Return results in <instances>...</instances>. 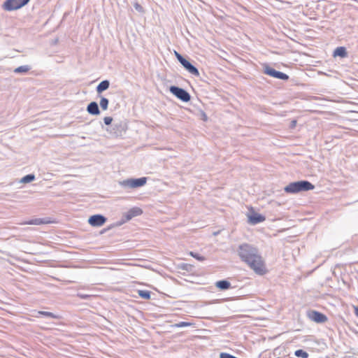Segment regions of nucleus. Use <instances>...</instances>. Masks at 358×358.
Segmentation results:
<instances>
[{
  "label": "nucleus",
  "instance_id": "f3484780",
  "mask_svg": "<svg viewBox=\"0 0 358 358\" xmlns=\"http://www.w3.org/2000/svg\"><path fill=\"white\" fill-rule=\"evenodd\" d=\"M215 286L221 290H226L231 287V283L227 280H222L216 282Z\"/></svg>",
  "mask_w": 358,
  "mask_h": 358
},
{
  "label": "nucleus",
  "instance_id": "f257e3e1",
  "mask_svg": "<svg viewBox=\"0 0 358 358\" xmlns=\"http://www.w3.org/2000/svg\"><path fill=\"white\" fill-rule=\"evenodd\" d=\"M237 252L241 259L245 262L257 274L266 273L264 261L257 248L248 243H243L238 246Z\"/></svg>",
  "mask_w": 358,
  "mask_h": 358
},
{
  "label": "nucleus",
  "instance_id": "b1692460",
  "mask_svg": "<svg viewBox=\"0 0 358 358\" xmlns=\"http://www.w3.org/2000/svg\"><path fill=\"white\" fill-rule=\"evenodd\" d=\"M108 99L105 97H101L100 100V106L103 110H106L108 106Z\"/></svg>",
  "mask_w": 358,
  "mask_h": 358
},
{
  "label": "nucleus",
  "instance_id": "72a5a7b5",
  "mask_svg": "<svg viewBox=\"0 0 358 358\" xmlns=\"http://www.w3.org/2000/svg\"><path fill=\"white\" fill-rule=\"evenodd\" d=\"M174 54H175L176 58L178 59V60H179V52L174 50Z\"/></svg>",
  "mask_w": 358,
  "mask_h": 358
},
{
  "label": "nucleus",
  "instance_id": "f8f14e48",
  "mask_svg": "<svg viewBox=\"0 0 358 358\" xmlns=\"http://www.w3.org/2000/svg\"><path fill=\"white\" fill-rule=\"evenodd\" d=\"M265 217L257 213H252L248 217V222L251 224H257L265 220Z\"/></svg>",
  "mask_w": 358,
  "mask_h": 358
},
{
  "label": "nucleus",
  "instance_id": "ddd939ff",
  "mask_svg": "<svg viewBox=\"0 0 358 358\" xmlns=\"http://www.w3.org/2000/svg\"><path fill=\"white\" fill-rule=\"evenodd\" d=\"M87 111L88 113L93 115H98L100 114L98 103L95 101H92L88 104Z\"/></svg>",
  "mask_w": 358,
  "mask_h": 358
},
{
  "label": "nucleus",
  "instance_id": "f03ea898",
  "mask_svg": "<svg viewBox=\"0 0 358 358\" xmlns=\"http://www.w3.org/2000/svg\"><path fill=\"white\" fill-rule=\"evenodd\" d=\"M315 188V186L308 180H299L293 182H290L286 187L284 190L286 193L289 194H296L301 192H306L312 190Z\"/></svg>",
  "mask_w": 358,
  "mask_h": 358
},
{
  "label": "nucleus",
  "instance_id": "4be33fe9",
  "mask_svg": "<svg viewBox=\"0 0 358 358\" xmlns=\"http://www.w3.org/2000/svg\"><path fill=\"white\" fill-rule=\"evenodd\" d=\"M35 180V176L34 174H28L21 178L20 182L28 183Z\"/></svg>",
  "mask_w": 358,
  "mask_h": 358
},
{
  "label": "nucleus",
  "instance_id": "5701e85b",
  "mask_svg": "<svg viewBox=\"0 0 358 358\" xmlns=\"http://www.w3.org/2000/svg\"><path fill=\"white\" fill-rule=\"evenodd\" d=\"M294 355L297 357H302V358H308V353L301 349L296 350L294 352Z\"/></svg>",
  "mask_w": 358,
  "mask_h": 358
},
{
  "label": "nucleus",
  "instance_id": "0eeeda50",
  "mask_svg": "<svg viewBox=\"0 0 358 358\" xmlns=\"http://www.w3.org/2000/svg\"><path fill=\"white\" fill-rule=\"evenodd\" d=\"M263 72L266 75L280 80H287L289 79V76L287 74L281 71H276L267 64L264 66Z\"/></svg>",
  "mask_w": 358,
  "mask_h": 358
},
{
  "label": "nucleus",
  "instance_id": "412c9836",
  "mask_svg": "<svg viewBox=\"0 0 358 358\" xmlns=\"http://www.w3.org/2000/svg\"><path fill=\"white\" fill-rule=\"evenodd\" d=\"M138 294L143 299H150L151 296V292L148 290H138Z\"/></svg>",
  "mask_w": 358,
  "mask_h": 358
},
{
  "label": "nucleus",
  "instance_id": "9b49d317",
  "mask_svg": "<svg viewBox=\"0 0 358 358\" xmlns=\"http://www.w3.org/2000/svg\"><path fill=\"white\" fill-rule=\"evenodd\" d=\"M143 213L141 208L138 207H134L129 209L124 215L122 222L129 221L133 217L141 215Z\"/></svg>",
  "mask_w": 358,
  "mask_h": 358
},
{
  "label": "nucleus",
  "instance_id": "39448f33",
  "mask_svg": "<svg viewBox=\"0 0 358 358\" xmlns=\"http://www.w3.org/2000/svg\"><path fill=\"white\" fill-rule=\"evenodd\" d=\"M30 0H6L2 4V8L6 11L17 10L27 5Z\"/></svg>",
  "mask_w": 358,
  "mask_h": 358
},
{
  "label": "nucleus",
  "instance_id": "a878e982",
  "mask_svg": "<svg viewBox=\"0 0 358 358\" xmlns=\"http://www.w3.org/2000/svg\"><path fill=\"white\" fill-rule=\"evenodd\" d=\"M190 327L193 329L196 328L195 324L191 322H180V328Z\"/></svg>",
  "mask_w": 358,
  "mask_h": 358
},
{
  "label": "nucleus",
  "instance_id": "7c9ffc66",
  "mask_svg": "<svg viewBox=\"0 0 358 358\" xmlns=\"http://www.w3.org/2000/svg\"><path fill=\"white\" fill-rule=\"evenodd\" d=\"M78 296L83 299H87L90 297V296L88 294H84L80 293L78 294Z\"/></svg>",
  "mask_w": 358,
  "mask_h": 358
},
{
  "label": "nucleus",
  "instance_id": "393cba45",
  "mask_svg": "<svg viewBox=\"0 0 358 358\" xmlns=\"http://www.w3.org/2000/svg\"><path fill=\"white\" fill-rule=\"evenodd\" d=\"M189 255L199 262H203L206 259V258L203 256H201L199 254L195 253L194 252H189Z\"/></svg>",
  "mask_w": 358,
  "mask_h": 358
},
{
  "label": "nucleus",
  "instance_id": "a211bd4d",
  "mask_svg": "<svg viewBox=\"0 0 358 358\" xmlns=\"http://www.w3.org/2000/svg\"><path fill=\"white\" fill-rule=\"evenodd\" d=\"M37 313L39 315H41V316L45 317H48V318H53V319H60L61 318L60 315H56L51 312L41 310V311H38Z\"/></svg>",
  "mask_w": 358,
  "mask_h": 358
},
{
  "label": "nucleus",
  "instance_id": "2f4dec72",
  "mask_svg": "<svg viewBox=\"0 0 358 358\" xmlns=\"http://www.w3.org/2000/svg\"><path fill=\"white\" fill-rule=\"evenodd\" d=\"M201 119H202L203 121H207V120H208V117H207L206 114L204 112L201 111Z\"/></svg>",
  "mask_w": 358,
  "mask_h": 358
},
{
  "label": "nucleus",
  "instance_id": "c85d7f7f",
  "mask_svg": "<svg viewBox=\"0 0 358 358\" xmlns=\"http://www.w3.org/2000/svg\"><path fill=\"white\" fill-rule=\"evenodd\" d=\"M103 122L105 124L110 125L113 122V118L111 117H105L103 118Z\"/></svg>",
  "mask_w": 358,
  "mask_h": 358
},
{
  "label": "nucleus",
  "instance_id": "20e7f679",
  "mask_svg": "<svg viewBox=\"0 0 358 358\" xmlns=\"http://www.w3.org/2000/svg\"><path fill=\"white\" fill-rule=\"evenodd\" d=\"M194 266L190 264L180 263V286L183 285L182 280L185 282H194L196 278L194 275H186L185 272L192 273L194 272Z\"/></svg>",
  "mask_w": 358,
  "mask_h": 358
},
{
  "label": "nucleus",
  "instance_id": "c756f323",
  "mask_svg": "<svg viewBox=\"0 0 358 358\" xmlns=\"http://www.w3.org/2000/svg\"><path fill=\"white\" fill-rule=\"evenodd\" d=\"M134 6L135 9H136L137 11H138V12H140V13L143 12V7H142L139 3H135L134 4Z\"/></svg>",
  "mask_w": 358,
  "mask_h": 358
},
{
  "label": "nucleus",
  "instance_id": "1a4fd4ad",
  "mask_svg": "<svg viewBox=\"0 0 358 358\" xmlns=\"http://www.w3.org/2000/svg\"><path fill=\"white\" fill-rule=\"evenodd\" d=\"M308 317L313 322L317 323H324L327 321V317L318 311L311 310L308 313Z\"/></svg>",
  "mask_w": 358,
  "mask_h": 358
},
{
  "label": "nucleus",
  "instance_id": "dca6fc26",
  "mask_svg": "<svg viewBox=\"0 0 358 358\" xmlns=\"http://www.w3.org/2000/svg\"><path fill=\"white\" fill-rule=\"evenodd\" d=\"M110 86V82L108 80L101 81L96 87V92L98 94H101L103 91L108 89Z\"/></svg>",
  "mask_w": 358,
  "mask_h": 358
},
{
  "label": "nucleus",
  "instance_id": "4468645a",
  "mask_svg": "<svg viewBox=\"0 0 358 358\" xmlns=\"http://www.w3.org/2000/svg\"><path fill=\"white\" fill-rule=\"evenodd\" d=\"M50 221L46 218H35L30 220L29 221L24 222V224H34V225H41L44 224L49 223Z\"/></svg>",
  "mask_w": 358,
  "mask_h": 358
},
{
  "label": "nucleus",
  "instance_id": "9d476101",
  "mask_svg": "<svg viewBox=\"0 0 358 358\" xmlns=\"http://www.w3.org/2000/svg\"><path fill=\"white\" fill-rule=\"evenodd\" d=\"M106 217L102 215L96 214L89 217L88 222L93 227H101L106 222Z\"/></svg>",
  "mask_w": 358,
  "mask_h": 358
},
{
  "label": "nucleus",
  "instance_id": "6ab92c4d",
  "mask_svg": "<svg viewBox=\"0 0 358 358\" xmlns=\"http://www.w3.org/2000/svg\"><path fill=\"white\" fill-rule=\"evenodd\" d=\"M191 99V96L185 90L180 88V101L188 102Z\"/></svg>",
  "mask_w": 358,
  "mask_h": 358
},
{
  "label": "nucleus",
  "instance_id": "473e14b6",
  "mask_svg": "<svg viewBox=\"0 0 358 358\" xmlns=\"http://www.w3.org/2000/svg\"><path fill=\"white\" fill-rule=\"evenodd\" d=\"M296 120H292L291 122V127L292 128H294L296 126Z\"/></svg>",
  "mask_w": 358,
  "mask_h": 358
},
{
  "label": "nucleus",
  "instance_id": "2eb2a0df",
  "mask_svg": "<svg viewBox=\"0 0 358 358\" xmlns=\"http://www.w3.org/2000/svg\"><path fill=\"white\" fill-rule=\"evenodd\" d=\"M334 57H345L348 55L346 48L345 47H338L335 49L333 54Z\"/></svg>",
  "mask_w": 358,
  "mask_h": 358
},
{
  "label": "nucleus",
  "instance_id": "f704fd0d",
  "mask_svg": "<svg viewBox=\"0 0 358 358\" xmlns=\"http://www.w3.org/2000/svg\"><path fill=\"white\" fill-rule=\"evenodd\" d=\"M355 313L356 316L358 317V306L355 307Z\"/></svg>",
  "mask_w": 358,
  "mask_h": 358
},
{
  "label": "nucleus",
  "instance_id": "bb28decb",
  "mask_svg": "<svg viewBox=\"0 0 358 358\" xmlns=\"http://www.w3.org/2000/svg\"><path fill=\"white\" fill-rule=\"evenodd\" d=\"M170 91L173 93L177 98H179V87L178 86H171L170 87Z\"/></svg>",
  "mask_w": 358,
  "mask_h": 358
},
{
  "label": "nucleus",
  "instance_id": "c9c22d12",
  "mask_svg": "<svg viewBox=\"0 0 358 358\" xmlns=\"http://www.w3.org/2000/svg\"><path fill=\"white\" fill-rule=\"evenodd\" d=\"M219 233H220L219 231L213 232V235L217 236Z\"/></svg>",
  "mask_w": 358,
  "mask_h": 358
},
{
  "label": "nucleus",
  "instance_id": "cd10ccee",
  "mask_svg": "<svg viewBox=\"0 0 358 358\" xmlns=\"http://www.w3.org/2000/svg\"><path fill=\"white\" fill-rule=\"evenodd\" d=\"M220 358H237L229 353L221 352L220 355Z\"/></svg>",
  "mask_w": 358,
  "mask_h": 358
},
{
  "label": "nucleus",
  "instance_id": "6e6552de",
  "mask_svg": "<svg viewBox=\"0 0 358 358\" xmlns=\"http://www.w3.org/2000/svg\"><path fill=\"white\" fill-rule=\"evenodd\" d=\"M180 64L192 75L199 76V72L196 66H194L189 61L180 55Z\"/></svg>",
  "mask_w": 358,
  "mask_h": 358
},
{
  "label": "nucleus",
  "instance_id": "aec40b11",
  "mask_svg": "<svg viewBox=\"0 0 358 358\" xmlns=\"http://www.w3.org/2000/svg\"><path fill=\"white\" fill-rule=\"evenodd\" d=\"M30 66L28 65L20 66L14 70L15 73H25L30 70Z\"/></svg>",
  "mask_w": 358,
  "mask_h": 358
},
{
  "label": "nucleus",
  "instance_id": "423d86ee",
  "mask_svg": "<svg viewBox=\"0 0 358 358\" xmlns=\"http://www.w3.org/2000/svg\"><path fill=\"white\" fill-rule=\"evenodd\" d=\"M147 181L145 177L139 178H129L120 181V185L124 188H137L143 186Z\"/></svg>",
  "mask_w": 358,
  "mask_h": 358
},
{
  "label": "nucleus",
  "instance_id": "7ed1b4c3",
  "mask_svg": "<svg viewBox=\"0 0 358 358\" xmlns=\"http://www.w3.org/2000/svg\"><path fill=\"white\" fill-rule=\"evenodd\" d=\"M127 130V124L124 120H119L111 125L110 128L106 129L112 138H118L122 136Z\"/></svg>",
  "mask_w": 358,
  "mask_h": 358
}]
</instances>
